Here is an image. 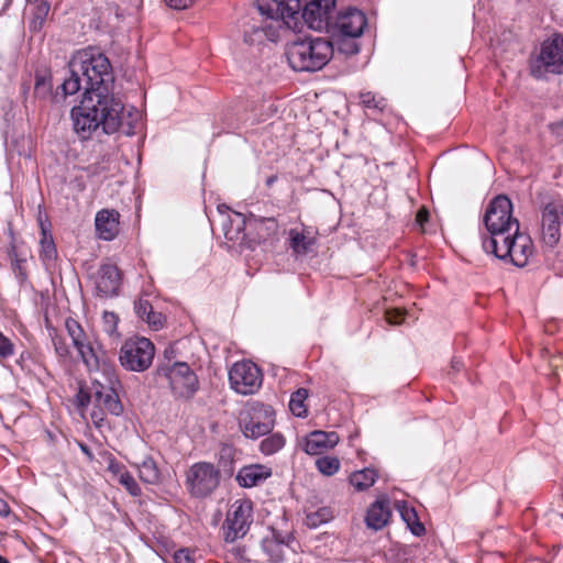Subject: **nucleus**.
<instances>
[{"instance_id":"22","label":"nucleus","mask_w":563,"mask_h":563,"mask_svg":"<svg viewBox=\"0 0 563 563\" xmlns=\"http://www.w3.org/2000/svg\"><path fill=\"white\" fill-rule=\"evenodd\" d=\"M390 517L388 500L378 499L367 510L366 525L374 530L382 529Z\"/></svg>"},{"instance_id":"30","label":"nucleus","mask_w":563,"mask_h":563,"mask_svg":"<svg viewBox=\"0 0 563 563\" xmlns=\"http://www.w3.org/2000/svg\"><path fill=\"white\" fill-rule=\"evenodd\" d=\"M308 397V390L305 388H299L295 393H292L289 401V409L297 417H306L307 407L305 401Z\"/></svg>"},{"instance_id":"33","label":"nucleus","mask_w":563,"mask_h":563,"mask_svg":"<svg viewBox=\"0 0 563 563\" xmlns=\"http://www.w3.org/2000/svg\"><path fill=\"white\" fill-rule=\"evenodd\" d=\"M400 512L402 519L407 522L408 527L410 528L411 532L415 536L419 537L424 533V526L421 522H419L417 514L413 508L404 507L400 510Z\"/></svg>"},{"instance_id":"4","label":"nucleus","mask_w":563,"mask_h":563,"mask_svg":"<svg viewBox=\"0 0 563 563\" xmlns=\"http://www.w3.org/2000/svg\"><path fill=\"white\" fill-rule=\"evenodd\" d=\"M336 0H258L263 12H277L285 26L291 30L307 24L310 29L322 31L330 29L331 14Z\"/></svg>"},{"instance_id":"13","label":"nucleus","mask_w":563,"mask_h":563,"mask_svg":"<svg viewBox=\"0 0 563 563\" xmlns=\"http://www.w3.org/2000/svg\"><path fill=\"white\" fill-rule=\"evenodd\" d=\"M232 389L241 395H252L262 386L261 369L251 361L235 363L229 371Z\"/></svg>"},{"instance_id":"24","label":"nucleus","mask_w":563,"mask_h":563,"mask_svg":"<svg viewBox=\"0 0 563 563\" xmlns=\"http://www.w3.org/2000/svg\"><path fill=\"white\" fill-rule=\"evenodd\" d=\"M136 467L139 470V476L144 483L156 484L159 482L161 473L156 462L152 457H145Z\"/></svg>"},{"instance_id":"50","label":"nucleus","mask_w":563,"mask_h":563,"mask_svg":"<svg viewBox=\"0 0 563 563\" xmlns=\"http://www.w3.org/2000/svg\"><path fill=\"white\" fill-rule=\"evenodd\" d=\"M551 132L555 139L563 143V122L551 124Z\"/></svg>"},{"instance_id":"21","label":"nucleus","mask_w":563,"mask_h":563,"mask_svg":"<svg viewBox=\"0 0 563 563\" xmlns=\"http://www.w3.org/2000/svg\"><path fill=\"white\" fill-rule=\"evenodd\" d=\"M272 475L269 467L263 464H251L243 466L238 475L236 482L240 486L251 488L260 485Z\"/></svg>"},{"instance_id":"6","label":"nucleus","mask_w":563,"mask_h":563,"mask_svg":"<svg viewBox=\"0 0 563 563\" xmlns=\"http://www.w3.org/2000/svg\"><path fill=\"white\" fill-rule=\"evenodd\" d=\"M221 471L210 462H196L185 473L187 493L196 499L211 497L221 485Z\"/></svg>"},{"instance_id":"59","label":"nucleus","mask_w":563,"mask_h":563,"mask_svg":"<svg viewBox=\"0 0 563 563\" xmlns=\"http://www.w3.org/2000/svg\"><path fill=\"white\" fill-rule=\"evenodd\" d=\"M125 134H131L132 131H131V128L129 126L125 131H124Z\"/></svg>"},{"instance_id":"14","label":"nucleus","mask_w":563,"mask_h":563,"mask_svg":"<svg viewBox=\"0 0 563 563\" xmlns=\"http://www.w3.org/2000/svg\"><path fill=\"white\" fill-rule=\"evenodd\" d=\"M563 223V203L551 201L541 210L540 236L543 244L554 247L561 239V224Z\"/></svg>"},{"instance_id":"23","label":"nucleus","mask_w":563,"mask_h":563,"mask_svg":"<svg viewBox=\"0 0 563 563\" xmlns=\"http://www.w3.org/2000/svg\"><path fill=\"white\" fill-rule=\"evenodd\" d=\"M377 479V473L373 468H363L352 473L349 477L350 484L357 492H363L372 487Z\"/></svg>"},{"instance_id":"15","label":"nucleus","mask_w":563,"mask_h":563,"mask_svg":"<svg viewBox=\"0 0 563 563\" xmlns=\"http://www.w3.org/2000/svg\"><path fill=\"white\" fill-rule=\"evenodd\" d=\"M65 328L71 339L73 345L78 351L87 367L89 369L98 368L100 363L99 352L95 349L79 322L73 318H67Z\"/></svg>"},{"instance_id":"57","label":"nucleus","mask_w":563,"mask_h":563,"mask_svg":"<svg viewBox=\"0 0 563 563\" xmlns=\"http://www.w3.org/2000/svg\"><path fill=\"white\" fill-rule=\"evenodd\" d=\"M0 563H10V562L4 556L0 555Z\"/></svg>"},{"instance_id":"26","label":"nucleus","mask_w":563,"mask_h":563,"mask_svg":"<svg viewBox=\"0 0 563 563\" xmlns=\"http://www.w3.org/2000/svg\"><path fill=\"white\" fill-rule=\"evenodd\" d=\"M35 3L36 5L33 10V18L30 23V29L33 32H37L43 27L51 10V5L46 0L37 1Z\"/></svg>"},{"instance_id":"3","label":"nucleus","mask_w":563,"mask_h":563,"mask_svg":"<svg viewBox=\"0 0 563 563\" xmlns=\"http://www.w3.org/2000/svg\"><path fill=\"white\" fill-rule=\"evenodd\" d=\"M84 95L78 107L71 110L75 132L82 140L89 139L99 128L106 134H112L123 126V103L119 98H101Z\"/></svg>"},{"instance_id":"27","label":"nucleus","mask_w":563,"mask_h":563,"mask_svg":"<svg viewBox=\"0 0 563 563\" xmlns=\"http://www.w3.org/2000/svg\"><path fill=\"white\" fill-rule=\"evenodd\" d=\"M290 246L296 254L302 255L307 254L311 245L313 244V239L307 238L303 232H299L297 230H290Z\"/></svg>"},{"instance_id":"8","label":"nucleus","mask_w":563,"mask_h":563,"mask_svg":"<svg viewBox=\"0 0 563 563\" xmlns=\"http://www.w3.org/2000/svg\"><path fill=\"white\" fill-rule=\"evenodd\" d=\"M157 374L168 380L170 390L176 398L190 399L199 388L196 373L185 362L161 365L157 368Z\"/></svg>"},{"instance_id":"7","label":"nucleus","mask_w":563,"mask_h":563,"mask_svg":"<svg viewBox=\"0 0 563 563\" xmlns=\"http://www.w3.org/2000/svg\"><path fill=\"white\" fill-rule=\"evenodd\" d=\"M530 71L538 79L548 74H563L562 35H554L541 44L539 54L530 62Z\"/></svg>"},{"instance_id":"53","label":"nucleus","mask_w":563,"mask_h":563,"mask_svg":"<svg viewBox=\"0 0 563 563\" xmlns=\"http://www.w3.org/2000/svg\"><path fill=\"white\" fill-rule=\"evenodd\" d=\"M462 367H463V363H462V361L456 360V358L452 360V362H451V368H452L454 372H460V371L462 369Z\"/></svg>"},{"instance_id":"12","label":"nucleus","mask_w":563,"mask_h":563,"mask_svg":"<svg viewBox=\"0 0 563 563\" xmlns=\"http://www.w3.org/2000/svg\"><path fill=\"white\" fill-rule=\"evenodd\" d=\"M256 8L262 19L245 29L244 41L250 45H261L266 40L276 42L279 37V31L285 25L284 20L277 12H263L258 7V0L256 1Z\"/></svg>"},{"instance_id":"36","label":"nucleus","mask_w":563,"mask_h":563,"mask_svg":"<svg viewBox=\"0 0 563 563\" xmlns=\"http://www.w3.org/2000/svg\"><path fill=\"white\" fill-rule=\"evenodd\" d=\"M52 90V84L48 76L45 74H36L35 75V86L34 93L36 97L46 98L49 96Z\"/></svg>"},{"instance_id":"46","label":"nucleus","mask_w":563,"mask_h":563,"mask_svg":"<svg viewBox=\"0 0 563 563\" xmlns=\"http://www.w3.org/2000/svg\"><path fill=\"white\" fill-rule=\"evenodd\" d=\"M174 563H195V559L188 549H180L174 554Z\"/></svg>"},{"instance_id":"20","label":"nucleus","mask_w":563,"mask_h":563,"mask_svg":"<svg viewBox=\"0 0 563 563\" xmlns=\"http://www.w3.org/2000/svg\"><path fill=\"white\" fill-rule=\"evenodd\" d=\"M338 442L339 435L335 432L313 431L305 438L302 449L310 455H318L334 448Z\"/></svg>"},{"instance_id":"58","label":"nucleus","mask_w":563,"mask_h":563,"mask_svg":"<svg viewBox=\"0 0 563 563\" xmlns=\"http://www.w3.org/2000/svg\"><path fill=\"white\" fill-rule=\"evenodd\" d=\"M222 452H223V453H228V454H230V452H231V449H229V448H225V449H223V451H222Z\"/></svg>"},{"instance_id":"56","label":"nucleus","mask_w":563,"mask_h":563,"mask_svg":"<svg viewBox=\"0 0 563 563\" xmlns=\"http://www.w3.org/2000/svg\"><path fill=\"white\" fill-rule=\"evenodd\" d=\"M275 179H276V178H275L274 176L269 177V178L267 179V181H266V183H267V186H271V185L275 181Z\"/></svg>"},{"instance_id":"55","label":"nucleus","mask_w":563,"mask_h":563,"mask_svg":"<svg viewBox=\"0 0 563 563\" xmlns=\"http://www.w3.org/2000/svg\"><path fill=\"white\" fill-rule=\"evenodd\" d=\"M80 449L90 460H92L93 455L87 445L80 444Z\"/></svg>"},{"instance_id":"18","label":"nucleus","mask_w":563,"mask_h":563,"mask_svg":"<svg viewBox=\"0 0 563 563\" xmlns=\"http://www.w3.org/2000/svg\"><path fill=\"white\" fill-rule=\"evenodd\" d=\"M96 290L100 297H112L118 295L121 285L119 268L111 263L100 266L95 277Z\"/></svg>"},{"instance_id":"1","label":"nucleus","mask_w":563,"mask_h":563,"mask_svg":"<svg viewBox=\"0 0 563 563\" xmlns=\"http://www.w3.org/2000/svg\"><path fill=\"white\" fill-rule=\"evenodd\" d=\"M70 76L62 85L65 95H84L100 98H115L112 90L114 76L109 59L95 48L78 51L69 60Z\"/></svg>"},{"instance_id":"16","label":"nucleus","mask_w":563,"mask_h":563,"mask_svg":"<svg viewBox=\"0 0 563 563\" xmlns=\"http://www.w3.org/2000/svg\"><path fill=\"white\" fill-rule=\"evenodd\" d=\"M274 411L269 406H258L252 409L249 420H243L242 431L246 438L257 439L268 434L274 428Z\"/></svg>"},{"instance_id":"32","label":"nucleus","mask_w":563,"mask_h":563,"mask_svg":"<svg viewBox=\"0 0 563 563\" xmlns=\"http://www.w3.org/2000/svg\"><path fill=\"white\" fill-rule=\"evenodd\" d=\"M285 445V438L280 433H273L261 442V451L271 455L279 451Z\"/></svg>"},{"instance_id":"44","label":"nucleus","mask_w":563,"mask_h":563,"mask_svg":"<svg viewBox=\"0 0 563 563\" xmlns=\"http://www.w3.org/2000/svg\"><path fill=\"white\" fill-rule=\"evenodd\" d=\"M108 471L113 475V477L118 481L121 477V474H124L126 471L125 466L120 462L111 459L108 464Z\"/></svg>"},{"instance_id":"51","label":"nucleus","mask_w":563,"mask_h":563,"mask_svg":"<svg viewBox=\"0 0 563 563\" xmlns=\"http://www.w3.org/2000/svg\"><path fill=\"white\" fill-rule=\"evenodd\" d=\"M428 218H429V212H428V210H427V209L421 208V209L417 212L416 220H417V222H418L420 225H423V224L428 221Z\"/></svg>"},{"instance_id":"2","label":"nucleus","mask_w":563,"mask_h":563,"mask_svg":"<svg viewBox=\"0 0 563 563\" xmlns=\"http://www.w3.org/2000/svg\"><path fill=\"white\" fill-rule=\"evenodd\" d=\"M514 206L506 195L495 196V257L523 267L533 253L529 235L519 231V221L512 217Z\"/></svg>"},{"instance_id":"10","label":"nucleus","mask_w":563,"mask_h":563,"mask_svg":"<svg viewBox=\"0 0 563 563\" xmlns=\"http://www.w3.org/2000/svg\"><path fill=\"white\" fill-rule=\"evenodd\" d=\"M253 523V504L250 499H238L229 508L223 523L225 542L244 538Z\"/></svg>"},{"instance_id":"25","label":"nucleus","mask_w":563,"mask_h":563,"mask_svg":"<svg viewBox=\"0 0 563 563\" xmlns=\"http://www.w3.org/2000/svg\"><path fill=\"white\" fill-rule=\"evenodd\" d=\"M493 214V199L486 203L485 212L483 216V225L485 231L482 232L483 250L487 254L493 253V224L490 223V217Z\"/></svg>"},{"instance_id":"5","label":"nucleus","mask_w":563,"mask_h":563,"mask_svg":"<svg viewBox=\"0 0 563 563\" xmlns=\"http://www.w3.org/2000/svg\"><path fill=\"white\" fill-rule=\"evenodd\" d=\"M286 54L294 70L317 71L331 59L333 44L323 37H305L289 44Z\"/></svg>"},{"instance_id":"31","label":"nucleus","mask_w":563,"mask_h":563,"mask_svg":"<svg viewBox=\"0 0 563 563\" xmlns=\"http://www.w3.org/2000/svg\"><path fill=\"white\" fill-rule=\"evenodd\" d=\"M340 461L335 456H321L316 460V466L318 471L325 475V476H332L340 470Z\"/></svg>"},{"instance_id":"41","label":"nucleus","mask_w":563,"mask_h":563,"mask_svg":"<svg viewBox=\"0 0 563 563\" xmlns=\"http://www.w3.org/2000/svg\"><path fill=\"white\" fill-rule=\"evenodd\" d=\"M14 354V344L0 332V358H8Z\"/></svg>"},{"instance_id":"28","label":"nucleus","mask_w":563,"mask_h":563,"mask_svg":"<svg viewBox=\"0 0 563 563\" xmlns=\"http://www.w3.org/2000/svg\"><path fill=\"white\" fill-rule=\"evenodd\" d=\"M41 230H42V238L40 241L41 245V257L45 262H51L56 258L57 251L55 247L54 240L49 233H47L46 229L44 228L43 223H41Z\"/></svg>"},{"instance_id":"34","label":"nucleus","mask_w":563,"mask_h":563,"mask_svg":"<svg viewBox=\"0 0 563 563\" xmlns=\"http://www.w3.org/2000/svg\"><path fill=\"white\" fill-rule=\"evenodd\" d=\"M360 100L365 108L377 110L379 112L384 111L387 107V101L385 98L371 91L362 92L360 95Z\"/></svg>"},{"instance_id":"19","label":"nucleus","mask_w":563,"mask_h":563,"mask_svg":"<svg viewBox=\"0 0 563 563\" xmlns=\"http://www.w3.org/2000/svg\"><path fill=\"white\" fill-rule=\"evenodd\" d=\"M119 212L113 209L98 211L95 218L98 236L104 241L113 240L119 233Z\"/></svg>"},{"instance_id":"29","label":"nucleus","mask_w":563,"mask_h":563,"mask_svg":"<svg viewBox=\"0 0 563 563\" xmlns=\"http://www.w3.org/2000/svg\"><path fill=\"white\" fill-rule=\"evenodd\" d=\"M334 516L332 508L321 507L306 516V525L310 528H317L322 523L330 521Z\"/></svg>"},{"instance_id":"52","label":"nucleus","mask_w":563,"mask_h":563,"mask_svg":"<svg viewBox=\"0 0 563 563\" xmlns=\"http://www.w3.org/2000/svg\"><path fill=\"white\" fill-rule=\"evenodd\" d=\"M255 221L260 224L268 223L269 224L268 229H272V230L276 229V222L273 218H269V219L261 218V219H256Z\"/></svg>"},{"instance_id":"9","label":"nucleus","mask_w":563,"mask_h":563,"mask_svg":"<svg viewBox=\"0 0 563 563\" xmlns=\"http://www.w3.org/2000/svg\"><path fill=\"white\" fill-rule=\"evenodd\" d=\"M155 355L154 344L146 338H130L120 349L121 365L132 372H144L153 362Z\"/></svg>"},{"instance_id":"49","label":"nucleus","mask_w":563,"mask_h":563,"mask_svg":"<svg viewBox=\"0 0 563 563\" xmlns=\"http://www.w3.org/2000/svg\"><path fill=\"white\" fill-rule=\"evenodd\" d=\"M167 5L176 10L187 9L192 4L194 0H165Z\"/></svg>"},{"instance_id":"17","label":"nucleus","mask_w":563,"mask_h":563,"mask_svg":"<svg viewBox=\"0 0 563 563\" xmlns=\"http://www.w3.org/2000/svg\"><path fill=\"white\" fill-rule=\"evenodd\" d=\"M365 25L366 18L364 13L357 9H349L340 13L331 22L330 27L336 30L343 36L355 38L363 33Z\"/></svg>"},{"instance_id":"45","label":"nucleus","mask_w":563,"mask_h":563,"mask_svg":"<svg viewBox=\"0 0 563 563\" xmlns=\"http://www.w3.org/2000/svg\"><path fill=\"white\" fill-rule=\"evenodd\" d=\"M386 321L390 324H400L405 319V313L399 309L387 310Z\"/></svg>"},{"instance_id":"47","label":"nucleus","mask_w":563,"mask_h":563,"mask_svg":"<svg viewBox=\"0 0 563 563\" xmlns=\"http://www.w3.org/2000/svg\"><path fill=\"white\" fill-rule=\"evenodd\" d=\"M92 402V390L87 391L80 388L77 394V405L80 408H85L88 404Z\"/></svg>"},{"instance_id":"38","label":"nucleus","mask_w":563,"mask_h":563,"mask_svg":"<svg viewBox=\"0 0 563 563\" xmlns=\"http://www.w3.org/2000/svg\"><path fill=\"white\" fill-rule=\"evenodd\" d=\"M118 482L130 493V495L134 497L141 495V488L139 484L129 472L121 474V477L118 478Z\"/></svg>"},{"instance_id":"40","label":"nucleus","mask_w":563,"mask_h":563,"mask_svg":"<svg viewBox=\"0 0 563 563\" xmlns=\"http://www.w3.org/2000/svg\"><path fill=\"white\" fill-rule=\"evenodd\" d=\"M102 321L104 325V331L112 335L117 330L118 324V316L114 312L106 311L102 316Z\"/></svg>"},{"instance_id":"48","label":"nucleus","mask_w":563,"mask_h":563,"mask_svg":"<svg viewBox=\"0 0 563 563\" xmlns=\"http://www.w3.org/2000/svg\"><path fill=\"white\" fill-rule=\"evenodd\" d=\"M339 49L345 54L352 55L358 52V46L354 41H342Z\"/></svg>"},{"instance_id":"11","label":"nucleus","mask_w":563,"mask_h":563,"mask_svg":"<svg viewBox=\"0 0 563 563\" xmlns=\"http://www.w3.org/2000/svg\"><path fill=\"white\" fill-rule=\"evenodd\" d=\"M109 383V387H106L98 382L92 384V404L95 405V408L90 416L97 427L102 426L104 415L107 412L113 416H120L123 412V406L114 389L117 380L110 378Z\"/></svg>"},{"instance_id":"39","label":"nucleus","mask_w":563,"mask_h":563,"mask_svg":"<svg viewBox=\"0 0 563 563\" xmlns=\"http://www.w3.org/2000/svg\"><path fill=\"white\" fill-rule=\"evenodd\" d=\"M240 218V222L238 223L236 230H227L225 238L230 241H240L244 239L243 228L245 225V219L241 213H236Z\"/></svg>"},{"instance_id":"42","label":"nucleus","mask_w":563,"mask_h":563,"mask_svg":"<svg viewBox=\"0 0 563 563\" xmlns=\"http://www.w3.org/2000/svg\"><path fill=\"white\" fill-rule=\"evenodd\" d=\"M144 321H146L154 330H158L163 327L165 318L161 312L152 310Z\"/></svg>"},{"instance_id":"54","label":"nucleus","mask_w":563,"mask_h":563,"mask_svg":"<svg viewBox=\"0 0 563 563\" xmlns=\"http://www.w3.org/2000/svg\"><path fill=\"white\" fill-rule=\"evenodd\" d=\"M9 514V506L8 504L0 499V516H7Z\"/></svg>"},{"instance_id":"37","label":"nucleus","mask_w":563,"mask_h":563,"mask_svg":"<svg viewBox=\"0 0 563 563\" xmlns=\"http://www.w3.org/2000/svg\"><path fill=\"white\" fill-rule=\"evenodd\" d=\"M55 352L59 357H67L69 355V347L64 339L57 333L56 329H48Z\"/></svg>"},{"instance_id":"43","label":"nucleus","mask_w":563,"mask_h":563,"mask_svg":"<svg viewBox=\"0 0 563 563\" xmlns=\"http://www.w3.org/2000/svg\"><path fill=\"white\" fill-rule=\"evenodd\" d=\"M134 310L142 320H145L153 308L147 300L140 299L137 302H135Z\"/></svg>"},{"instance_id":"35","label":"nucleus","mask_w":563,"mask_h":563,"mask_svg":"<svg viewBox=\"0 0 563 563\" xmlns=\"http://www.w3.org/2000/svg\"><path fill=\"white\" fill-rule=\"evenodd\" d=\"M264 551L268 554L273 562H280L285 555V544L275 540H265L263 543Z\"/></svg>"}]
</instances>
